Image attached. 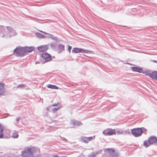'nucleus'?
<instances>
[{
  "mask_svg": "<svg viewBox=\"0 0 157 157\" xmlns=\"http://www.w3.org/2000/svg\"><path fill=\"white\" fill-rule=\"evenodd\" d=\"M59 105V102H57L56 103L53 104L51 105V106H55L58 105Z\"/></svg>",
  "mask_w": 157,
  "mask_h": 157,
  "instance_id": "7c9ffc66",
  "label": "nucleus"
},
{
  "mask_svg": "<svg viewBox=\"0 0 157 157\" xmlns=\"http://www.w3.org/2000/svg\"><path fill=\"white\" fill-rule=\"evenodd\" d=\"M79 52L89 53L91 52V51L88 50L83 49L82 48H79Z\"/></svg>",
  "mask_w": 157,
  "mask_h": 157,
  "instance_id": "aec40b11",
  "label": "nucleus"
},
{
  "mask_svg": "<svg viewBox=\"0 0 157 157\" xmlns=\"http://www.w3.org/2000/svg\"><path fill=\"white\" fill-rule=\"evenodd\" d=\"M21 119V118L20 117H18L16 118V121H19Z\"/></svg>",
  "mask_w": 157,
  "mask_h": 157,
  "instance_id": "72a5a7b5",
  "label": "nucleus"
},
{
  "mask_svg": "<svg viewBox=\"0 0 157 157\" xmlns=\"http://www.w3.org/2000/svg\"><path fill=\"white\" fill-rule=\"evenodd\" d=\"M39 63V62H36V63H35L36 64V63Z\"/></svg>",
  "mask_w": 157,
  "mask_h": 157,
  "instance_id": "ea45409f",
  "label": "nucleus"
},
{
  "mask_svg": "<svg viewBox=\"0 0 157 157\" xmlns=\"http://www.w3.org/2000/svg\"><path fill=\"white\" fill-rule=\"evenodd\" d=\"M103 133L105 136H111L113 135H115L116 132L115 130L114 129L107 128L103 131Z\"/></svg>",
  "mask_w": 157,
  "mask_h": 157,
  "instance_id": "423d86ee",
  "label": "nucleus"
},
{
  "mask_svg": "<svg viewBox=\"0 0 157 157\" xmlns=\"http://www.w3.org/2000/svg\"><path fill=\"white\" fill-rule=\"evenodd\" d=\"M36 36L37 37L39 38H44L45 37V36L44 35H43L41 33L37 32L36 33Z\"/></svg>",
  "mask_w": 157,
  "mask_h": 157,
  "instance_id": "a211bd4d",
  "label": "nucleus"
},
{
  "mask_svg": "<svg viewBox=\"0 0 157 157\" xmlns=\"http://www.w3.org/2000/svg\"><path fill=\"white\" fill-rule=\"evenodd\" d=\"M48 45H43L38 47L37 49L40 52H44L48 50Z\"/></svg>",
  "mask_w": 157,
  "mask_h": 157,
  "instance_id": "1a4fd4ad",
  "label": "nucleus"
},
{
  "mask_svg": "<svg viewBox=\"0 0 157 157\" xmlns=\"http://www.w3.org/2000/svg\"><path fill=\"white\" fill-rule=\"evenodd\" d=\"M61 157H66V156H62Z\"/></svg>",
  "mask_w": 157,
  "mask_h": 157,
  "instance_id": "a19ab883",
  "label": "nucleus"
},
{
  "mask_svg": "<svg viewBox=\"0 0 157 157\" xmlns=\"http://www.w3.org/2000/svg\"><path fill=\"white\" fill-rule=\"evenodd\" d=\"M40 32H41V33H43V31H40Z\"/></svg>",
  "mask_w": 157,
  "mask_h": 157,
  "instance_id": "58836bf2",
  "label": "nucleus"
},
{
  "mask_svg": "<svg viewBox=\"0 0 157 157\" xmlns=\"http://www.w3.org/2000/svg\"><path fill=\"white\" fill-rule=\"evenodd\" d=\"M81 140L82 142H83L86 143H88L87 137H82V139H81Z\"/></svg>",
  "mask_w": 157,
  "mask_h": 157,
  "instance_id": "4be33fe9",
  "label": "nucleus"
},
{
  "mask_svg": "<svg viewBox=\"0 0 157 157\" xmlns=\"http://www.w3.org/2000/svg\"><path fill=\"white\" fill-rule=\"evenodd\" d=\"M72 52H75V53H78V48H73L72 50Z\"/></svg>",
  "mask_w": 157,
  "mask_h": 157,
  "instance_id": "393cba45",
  "label": "nucleus"
},
{
  "mask_svg": "<svg viewBox=\"0 0 157 157\" xmlns=\"http://www.w3.org/2000/svg\"><path fill=\"white\" fill-rule=\"evenodd\" d=\"M18 134L17 132H15L13 133L12 135V137L14 138H17L18 137Z\"/></svg>",
  "mask_w": 157,
  "mask_h": 157,
  "instance_id": "412c9836",
  "label": "nucleus"
},
{
  "mask_svg": "<svg viewBox=\"0 0 157 157\" xmlns=\"http://www.w3.org/2000/svg\"><path fill=\"white\" fill-rule=\"evenodd\" d=\"M43 33L44 34H48V33H46L45 32H43Z\"/></svg>",
  "mask_w": 157,
  "mask_h": 157,
  "instance_id": "4c0bfd02",
  "label": "nucleus"
},
{
  "mask_svg": "<svg viewBox=\"0 0 157 157\" xmlns=\"http://www.w3.org/2000/svg\"><path fill=\"white\" fill-rule=\"evenodd\" d=\"M157 141V138L154 136L150 137L148 139V142L150 144H152L156 142Z\"/></svg>",
  "mask_w": 157,
  "mask_h": 157,
  "instance_id": "9d476101",
  "label": "nucleus"
},
{
  "mask_svg": "<svg viewBox=\"0 0 157 157\" xmlns=\"http://www.w3.org/2000/svg\"><path fill=\"white\" fill-rule=\"evenodd\" d=\"M5 90L4 84L0 83V96L4 95Z\"/></svg>",
  "mask_w": 157,
  "mask_h": 157,
  "instance_id": "9b49d317",
  "label": "nucleus"
},
{
  "mask_svg": "<svg viewBox=\"0 0 157 157\" xmlns=\"http://www.w3.org/2000/svg\"><path fill=\"white\" fill-rule=\"evenodd\" d=\"M47 110L48 111L49 110V107H48L47 108Z\"/></svg>",
  "mask_w": 157,
  "mask_h": 157,
  "instance_id": "e433bc0d",
  "label": "nucleus"
},
{
  "mask_svg": "<svg viewBox=\"0 0 157 157\" xmlns=\"http://www.w3.org/2000/svg\"><path fill=\"white\" fill-rule=\"evenodd\" d=\"M141 128V130L142 131V133L143 132H146V129L142 127Z\"/></svg>",
  "mask_w": 157,
  "mask_h": 157,
  "instance_id": "2f4dec72",
  "label": "nucleus"
},
{
  "mask_svg": "<svg viewBox=\"0 0 157 157\" xmlns=\"http://www.w3.org/2000/svg\"><path fill=\"white\" fill-rule=\"evenodd\" d=\"M150 77L157 81V71L151 72Z\"/></svg>",
  "mask_w": 157,
  "mask_h": 157,
  "instance_id": "4468645a",
  "label": "nucleus"
},
{
  "mask_svg": "<svg viewBox=\"0 0 157 157\" xmlns=\"http://www.w3.org/2000/svg\"><path fill=\"white\" fill-rule=\"evenodd\" d=\"M6 28L7 30L6 32L3 26L0 25V36L8 38L9 36V37L12 36H16L17 33L14 29L10 26H6Z\"/></svg>",
  "mask_w": 157,
  "mask_h": 157,
  "instance_id": "f03ea898",
  "label": "nucleus"
},
{
  "mask_svg": "<svg viewBox=\"0 0 157 157\" xmlns=\"http://www.w3.org/2000/svg\"><path fill=\"white\" fill-rule=\"evenodd\" d=\"M68 51H69V53H70L71 50L72 48V47H71V46H70L69 45H68Z\"/></svg>",
  "mask_w": 157,
  "mask_h": 157,
  "instance_id": "c756f323",
  "label": "nucleus"
},
{
  "mask_svg": "<svg viewBox=\"0 0 157 157\" xmlns=\"http://www.w3.org/2000/svg\"><path fill=\"white\" fill-rule=\"evenodd\" d=\"M50 36H49V37L50 38H51V39H52L53 40H56V41L58 42V41L57 40V39H56V38H54V37H52V36L53 35H51V34H50Z\"/></svg>",
  "mask_w": 157,
  "mask_h": 157,
  "instance_id": "cd10ccee",
  "label": "nucleus"
},
{
  "mask_svg": "<svg viewBox=\"0 0 157 157\" xmlns=\"http://www.w3.org/2000/svg\"><path fill=\"white\" fill-rule=\"evenodd\" d=\"M25 86L26 85L25 84H22L18 85L17 86V87L18 88H21Z\"/></svg>",
  "mask_w": 157,
  "mask_h": 157,
  "instance_id": "bb28decb",
  "label": "nucleus"
},
{
  "mask_svg": "<svg viewBox=\"0 0 157 157\" xmlns=\"http://www.w3.org/2000/svg\"><path fill=\"white\" fill-rule=\"evenodd\" d=\"M50 45L51 48L56 51L57 46L54 42L51 43L50 44Z\"/></svg>",
  "mask_w": 157,
  "mask_h": 157,
  "instance_id": "6ab92c4d",
  "label": "nucleus"
},
{
  "mask_svg": "<svg viewBox=\"0 0 157 157\" xmlns=\"http://www.w3.org/2000/svg\"><path fill=\"white\" fill-rule=\"evenodd\" d=\"M46 86L48 88L52 89H58L59 88V87L56 85L50 84L47 85Z\"/></svg>",
  "mask_w": 157,
  "mask_h": 157,
  "instance_id": "dca6fc26",
  "label": "nucleus"
},
{
  "mask_svg": "<svg viewBox=\"0 0 157 157\" xmlns=\"http://www.w3.org/2000/svg\"><path fill=\"white\" fill-rule=\"evenodd\" d=\"M57 46L56 51L58 52V53H59L62 52L63 51H64V45L60 44H56Z\"/></svg>",
  "mask_w": 157,
  "mask_h": 157,
  "instance_id": "0eeeda50",
  "label": "nucleus"
},
{
  "mask_svg": "<svg viewBox=\"0 0 157 157\" xmlns=\"http://www.w3.org/2000/svg\"><path fill=\"white\" fill-rule=\"evenodd\" d=\"M61 139L62 140L65 141L66 142L67 141V140L64 138H62Z\"/></svg>",
  "mask_w": 157,
  "mask_h": 157,
  "instance_id": "473e14b6",
  "label": "nucleus"
},
{
  "mask_svg": "<svg viewBox=\"0 0 157 157\" xmlns=\"http://www.w3.org/2000/svg\"><path fill=\"white\" fill-rule=\"evenodd\" d=\"M131 132L132 134L136 137H138L141 136L142 133L141 128H136L131 130Z\"/></svg>",
  "mask_w": 157,
  "mask_h": 157,
  "instance_id": "20e7f679",
  "label": "nucleus"
},
{
  "mask_svg": "<svg viewBox=\"0 0 157 157\" xmlns=\"http://www.w3.org/2000/svg\"><path fill=\"white\" fill-rule=\"evenodd\" d=\"M36 151L35 147H25L24 150L21 151V155L23 157H40L39 155H37L36 156H34L33 153H35Z\"/></svg>",
  "mask_w": 157,
  "mask_h": 157,
  "instance_id": "7ed1b4c3",
  "label": "nucleus"
},
{
  "mask_svg": "<svg viewBox=\"0 0 157 157\" xmlns=\"http://www.w3.org/2000/svg\"><path fill=\"white\" fill-rule=\"evenodd\" d=\"M152 61L153 62H155V63H157V61L155 60H152Z\"/></svg>",
  "mask_w": 157,
  "mask_h": 157,
  "instance_id": "f704fd0d",
  "label": "nucleus"
},
{
  "mask_svg": "<svg viewBox=\"0 0 157 157\" xmlns=\"http://www.w3.org/2000/svg\"><path fill=\"white\" fill-rule=\"evenodd\" d=\"M142 72L143 74L149 76V77H150V76H151V72L149 70H146L142 71Z\"/></svg>",
  "mask_w": 157,
  "mask_h": 157,
  "instance_id": "f3484780",
  "label": "nucleus"
},
{
  "mask_svg": "<svg viewBox=\"0 0 157 157\" xmlns=\"http://www.w3.org/2000/svg\"><path fill=\"white\" fill-rule=\"evenodd\" d=\"M42 59L44 61H43L42 63H44L51 61L52 59V57L50 54L47 52L43 53L41 54Z\"/></svg>",
  "mask_w": 157,
  "mask_h": 157,
  "instance_id": "39448f33",
  "label": "nucleus"
},
{
  "mask_svg": "<svg viewBox=\"0 0 157 157\" xmlns=\"http://www.w3.org/2000/svg\"><path fill=\"white\" fill-rule=\"evenodd\" d=\"M60 108V106H57V108H53L52 109V111L53 113H55L56 111H57Z\"/></svg>",
  "mask_w": 157,
  "mask_h": 157,
  "instance_id": "a878e982",
  "label": "nucleus"
},
{
  "mask_svg": "<svg viewBox=\"0 0 157 157\" xmlns=\"http://www.w3.org/2000/svg\"><path fill=\"white\" fill-rule=\"evenodd\" d=\"M144 145L146 147H147L150 145V143L149 142H148L147 141H144Z\"/></svg>",
  "mask_w": 157,
  "mask_h": 157,
  "instance_id": "b1692460",
  "label": "nucleus"
},
{
  "mask_svg": "<svg viewBox=\"0 0 157 157\" xmlns=\"http://www.w3.org/2000/svg\"><path fill=\"white\" fill-rule=\"evenodd\" d=\"M88 142L92 140H94L95 139V135L94 136H90L88 137H87Z\"/></svg>",
  "mask_w": 157,
  "mask_h": 157,
  "instance_id": "5701e85b",
  "label": "nucleus"
},
{
  "mask_svg": "<svg viewBox=\"0 0 157 157\" xmlns=\"http://www.w3.org/2000/svg\"><path fill=\"white\" fill-rule=\"evenodd\" d=\"M53 157H59V156L57 155H54L53 156Z\"/></svg>",
  "mask_w": 157,
  "mask_h": 157,
  "instance_id": "c9c22d12",
  "label": "nucleus"
},
{
  "mask_svg": "<svg viewBox=\"0 0 157 157\" xmlns=\"http://www.w3.org/2000/svg\"><path fill=\"white\" fill-rule=\"evenodd\" d=\"M34 50L35 47L34 46L17 47L14 50L13 54L16 56L22 57L34 51Z\"/></svg>",
  "mask_w": 157,
  "mask_h": 157,
  "instance_id": "f257e3e1",
  "label": "nucleus"
},
{
  "mask_svg": "<svg viewBox=\"0 0 157 157\" xmlns=\"http://www.w3.org/2000/svg\"><path fill=\"white\" fill-rule=\"evenodd\" d=\"M117 133L118 134H123L124 133V132L122 130H119L117 131Z\"/></svg>",
  "mask_w": 157,
  "mask_h": 157,
  "instance_id": "c85d7f7f",
  "label": "nucleus"
},
{
  "mask_svg": "<svg viewBox=\"0 0 157 157\" xmlns=\"http://www.w3.org/2000/svg\"><path fill=\"white\" fill-rule=\"evenodd\" d=\"M70 124L74 126H78V121L75 120H72L71 121Z\"/></svg>",
  "mask_w": 157,
  "mask_h": 157,
  "instance_id": "2eb2a0df",
  "label": "nucleus"
},
{
  "mask_svg": "<svg viewBox=\"0 0 157 157\" xmlns=\"http://www.w3.org/2000/svg\"><path fill=\"white\" fill-rule=\"evenodd\" d=\"M132 70L133 71L137 72L139 73H141L143 71L142 68L138 67H132Z\"/></svg>",
  "mask_w": 157,
  "mask_h": 157,
  "instance_id": "ddd939ff",
  "label": "nucleus"
},
{
  "mask_svg": "<svg viewBox=\"0 0 157 157\" xmlns=\"http://www.w3.org/2000/svg\"><path fill=\"white\" fill-rule=\"evenodd\" d=\"M108 152L110 154L112 157H116L119 155V154L117 152H115L114 150L112 148L108 149L107 150Z\"/></svg>",
  "mask_w": 157,
  "mask_h": 157,
  "instance_id": "6e6552de",
  "label": "nucleus"
},
{
  "mask_svg": "<svg viewBox=\"0 0 157 157\" xmlns=\"http://www.w3.org/2000/svg\"><path fill=\"white\" fill-rule=\"evenodd\" d=\"M3 129V126L0 123V139L4 138Z\"/></svg>",
  "mask_w": 157,
  "mask_h": 157,
  "instance_id": "f8f14e48",
  "label": "nucleus"
}]
</instances>
